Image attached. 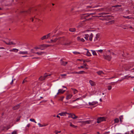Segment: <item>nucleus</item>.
I'll list each match as a JSON object with an SVG mask.
<instances>
[{"label":"nucleus","instance_id":"nucleus-50","mask_svg":"<svg viewBox=\"0 0 134 134\" xmlns=\"http://www.w3.org/2000/svg\"><path fill=\"white\" fill-rule=\"evenodd\" d=\"M115 122L117 123L119 121V119H115Z\"/></svg>","mask_w":134,"mask_h":134},{"label":"nucleus","instance_id":"nucleus-56","mask_svg":"<svg viewBox=\"0 0 134 134\" xmlns=\"http://www.w3.org/2000/svg\"><path fill=\"white\" fill-rule=\"evenodd\" d=\"M57 31V30H54L52 33H56Z\"/></svg>","mask_w":134,"mask_h":134},{"label":"nucleus","instance_id":"nucleus-42","mask_svg":"<svg viewBox=\"0 0 134 134\" xmlns=\"http://www.w3.org/2000/svg\"><path fill=\"white\" fill-rule=\"evenodd\" d=\"M97 52H99L100 53H102L103 52V50L102 49H100L96 51Z\"/></svg>","mask_w":134,"mask_h":134},{"label":"nucleus","instance_id":"nucleus-22","mask_svg":"<svg viewBox=\"0 0 134 134\" xmlns=\"http://www.w3.org/2000/svg\"><path fill=\"white\" fill-rule=\"evenodd\" d=\"M60 64L62 65L65 66L67 63V62L63 61L62 59L60 60Z\"/></svg>","mask_w":134,"mask_h":134},{"label":"nucleus","instance_id":"nucleus-15","mask_svg":"<svg viewBox=\"0 0 134 134\" xmlns=\"http://www.w3.org/2000/svg\"><path fill=\"white\" fill-rule=\"evenodd\" d=\"M121 6V5H115L114 6H112L111 7V9H112L113 7H115L117 8V9H119V10H120V11H121L122 10V9L120 8L119 7H120Z\"/></svg>","mask_w":134,"mask_h":134},{"label":"nucleus","instance_id":"nucleus-21","mask_svg":"<svg viewBox=\"0 0 134 134\" xmlns=\"http://www.w3.org/2000/svg\"><path fill=\"white\" fill-rule=\"evenodd\" d=\"M84 49L85 50H87V52L86 55L87 56H90L91 55L90 53L89 52L88 50V49H86V48H84Z\"/></svg>","mask_w":134,"mask_h":134},{"label":"nucleus","instance_id":"nucleus-13","mask_svg":"<svg viewBox=\"0 0 134 134\" xmlns=\"http://www.w3.org/2000/svg\"><path fill=\"white\" fill-rule=\"evenodd\" d=\"M98 103V102L97 101H93L92 102H89L88 104L92 106L96 105Z\"/></svg>","mask_w":134,"mask_h":134},{"label":"nucleus","instance_id":"nucleus-17","mask_svg":"<svg viewBox=\"0 0 134 134\" xmlns=\"http://www.w3.org/2000/svg\"><path fill=\"white\" fill-rule=\"evenodd\" d=\"M131 77L132 78H134V76H131L129 75H126L123 77V79H128L129 78Z\"/></svg>","mask_w":134,"mask_h":134},{"label":"nucleus","instance_id":"nucleus-20","mask_svg":"<svg viewBox=\"0 0 134 134\" xmlns=\"http://www.w3.org/2000/svg\"><path fill=\"white\" fill-rule=\"evenodd\" d=\"M72 95L71 94H68L66 96V99L67 100H69L72 97Z\"/></svg>","mask_w":134,"mask_h":134},{"label":"nucleus","instance_id":"nucleus-45","mask_svg":"<svg viewBox=\"0 0 134 134\" xmlns=\"http://www.w3.org/2000/svg\"><path fill=\"white\" fill-rule=\"evenodd\" d=\"M9 129L8 127H3V130H8Z\"/></svg>","mask_w":134,"mask_h":134},{"label":"nucleus","instance_id":"nucleus-36","mask_svg":"<svg viewBox=\"0 0 134 134\" xmlns=\"http://www.w3.org/2000/svg\"><path fill=\"white\" fill-rule=\"evenodd\" d=\"M70 126L72 127L76 128L77 126H75L73 124H72V123L71 122L70 123Z\"/></svg>","mask_w":134,"mask_h":134},{"label":"nucleus","instance_id":"nucleus-62","mask_svg":"<svg viewBox=\"0 0 134 134\" xmlns=\"http://www.w3.org/2000/svg\"><path fill=\"white\" fill-rule=\"evenodd\" d=\"M30 126V124H28L27 125V127H29Z\"/></svg>","mask_w":134,"mask_h":134},{"label":"nucleus","instance_id":"nucleus-24","mask_svg":"<svg viewBox=\"0 0 134 134\" xmlns=\"http://www.w3.org/2000/svg\"><path fill=\"white\" fill-rule=\"evenodd\" d=\"M99 37V35L98 34H97L96 35L95 38L94 39V41H97L98 40Z\"/></svg>","mask_w":134,"mask_h":134},{"label":"nucleus","instance_id":"nucleus-55","mask_svg":"<svg viewBox=\"0 0 134 134\" xmlns=\"http://www.w3.org/2000/svg\"><path fill=\"white\" fill-rule=\"evenodd\" d=\"M38 125L40 127H43V126H42V125H41L40 123H39L38 124Z\"/></svg>","mask_w":134,"mask_h":134},{"label":"nucleus","instance_id":"nucleus-18","mask_svg":"<svg viewBox=\"0 0 134 134\" xmlns=\"http://www.w3.org/2000/svg\"><path fill=\"white\" fill-rule=\"evenodd\" d=\"M100 11H103L106 12H108L110 10V8H101L99 9Z\"/></svg>","mask_w":134,"mask_h":134},{"label":"nucleus","instance_id":"nucleus-7","mask_svg":"<svg viewBox=\"0 0 134 134\" xmlns=\"http://www.w3.org/2000/svg\"><path fill=\"white\" fill-rule=\"evenodd\" d=\"M51 74H45L44 76H41L39 78V80L41 81H42L44 80L45 79V78L47 77L48 76H50L51 75Z\"/></svg>","mask_w":134,"mask_h":134},{"label":"nucleus","instance_id":"nucleus-44","mask_svg":"<svg viewBox=\"0 0 134 134\" xmlns=\"http://www.w3.org/2000/svg\"><path fill=\"white\" fill-rule=\"evenodd\" d=\"M97 7V6H96L94 7H93L92 6H86V7L87 8H95V7Z\"/></svg>","mask_w":134,"mask_h":134},{"label":"nucleus","instance_id":"nucleus-5","mask_svg":"<svg viewBox=\"0 0 134 134\" xmlns=\"http://www.w3.org/2000/svg\"><path fill=\"white\" fill-rule=\"evenodd\" d=\"M103 57L104 59L109 61H110L112 58L111 57L110 55L107 54L103 55Z\"/></svg>","mask_w":134,"mask_h":134},{"label":"nucleus","instance_id":"nucleus-28","mask_svg":"<svg viewBox=\"0 0 134 134\" xmlns=\"http://www.w3.org/2000/svg\"><path fill=\"white\" fill-rule=\"evenodd\" d=\"M96 72L99 75H100L102 74H104V73L102 71H99Z\"/></svg>","mask_w":134,"mask_h":134},{"label":"nucleus","instance_id":"nucleus-25","mask_svg":"<svg viewBox=\"0 0 134 134\" xmlns=\"http://www.w3.org/2000/svg\"><path fill=\"white\" fill-rule=\"evenodd\" d=\"M19 54H29L28 53V52L27 51H20L19 52Z\"/></svg>","mask_w":134,"mask_h":134},{"label":"nucleus","instance_id":"nucleus-23","mask_svg":"<svg viewBox=\"0 0 134 134\" xmlns=\"http://www.w3.org/2000/svg\"><path fill=\"white\" fill-rule=\"evenodd\" d=\"M84 38L86 40H88V38L89 37V35L88 34H85L84 35Z\"/></svg>","mask_w":134,"mask_h":134},{"label":"nucleus","instance_id":"nucleus-14","mask_svg":"<svg viewBox=\"0 0 134 134\" xmlns=\"http://www.w3.org/2000/svg\"><path fill=\"white\" fill-rule=\"evenodd\" d=\"M89 82L92 86H94L96 85L95 82L91 80L89 81Z\"/></svg>","mask_w":134,"mask_h":134},{"label":"nucleus","instance_id":"nucleus-61","mask_svg":"<svg viewBox=\"0 0 134 134\" xmlns=\"http://www.w3.org/2000/svg\"><path fill=\"white\" fill-rule=\"evenodd\" d=\"M12 134H16V132L15 131H14L12 133Z\"/></svg>","mask_w":134,"mask_h":134},{"label":"nucleus","instance_id":"nucleus-35","mask_svg":"<svg viewBox=\"0 0 134 134\" xmlns=\"http://www.w3.org/2000/svg\"><path fill=\"white\" fill-rule=\"evenodd\" d=\"M93 34L91 33L89 36V40L90 41H92V39Z\"/></svg>","mask_w":134,"mask_h":134},{"label":"nucleus","instance_id":"nucleus-9","mask_svg":"<svg viewBox=\"0 0 134 134\" xmlns=\"http://www.w3.org/2000/svg\"><path fill=\"white\" fill-rule=\"evenodd\" d=\"M65 91L66 90H63V89H59L58 90V93L57 94V95L55 96V97H56L57 95H59L60 94H63Z\"/></svg>","mask_w":134,"mask_h":134},{"label":"nucleus","instance_id":"nucleus-11","mask_svg":"<svg viewBox=\"0 0 134 134\" xmlns=\"http://www.w3.org/2000/svg\"><path fill=\"white\" fill-rule=\"evenodd\" d=\"M92 121L88 120L85 121H82V124L83 125H85L86 124H89L92 122Z\"/></svg>","mask_w":134,"mask_h":134},{"label":"nucleus","instance_id":"nucleus-10","mask_svg":"<svg viewBox=\"0 0 134 134\" xmlns=\"http://www.w3.org/2000/svg\"><path fill=\"white\" fill-rule=\"evenodd\" d=\"M86 73L83 71H81L79 72H71L70 73L71 74H82L83 73Z\"/></svg>","mask_w":134,"mask_h":134},{"label":"nucleus","instance_id":"nucleus-2","mask_svg":"<svg viewBox=\"0 0 134 134\" xmlns=\"http://www.w3.org/2000/svg\"><path fill=\"white\" fill-rule=\"evenodd\" d=\"M36 9L35 8H30V9H29L27 11H24V10H22L21 11V13H23L24 14H29L31 13L32 12H33V11H35V10H36Z\"/></svg>","mask_w":134,"mask_h":134},{"label":"nucleus","instance_id":"nucleus-49","mask_svg":"<svg viewBox=\"0 0 134 134\" xmlns=\"http://www.w3.org/2000/svg\"><path fill=\"white\" fill-rule=\"evenodd\" d=\"M108 89L109 90H110L112 88V87L111 86H108Z\"/></svg>","mask_w":134,"mask_h":134},{"label":"nucleus","instance_id":"nucleus-52","mask_svg":"<svg viewBox=\"0 0 134 134\" xmlns=\"http://www.w3.org/2000/svg\"><path fill=\"white\" fill-rule=\"evenodd\" d=\"M84 68V66H81L80 67H79L78 68L79 69H80L81 68Z\"/></svg>","mask_w":134,"mask_h":134},{"label":"nucleus","instance_id":"nucleus-40","mask_svg":"<svg viewBox=\"0 0 134 134\" xmlns=\"http://www.w3.org/2000/svg\"><path fill=\"white\" fill-rule=\"evenodd\" d=\"M73 53L74 54H76V55H77V54H80V53L79 52H76V51L73 52Z\"/></svg>","mask_w":134,"mask_h":134},{"label":"nucleus","instance_id":"nucleus-63","mask_svg":"<svg viewBox=\"0 0 134 134\" xmlns=\"http://www.w3.org/2000/svg\"><path fill=\"white\" fill-rule=\"evenodd\" d=\"M62 87H63V88H65L66 89V90L67 89V88H66V87L64 86H62Z\"/></svg>","mask_w":134,"mask_h":134},{"label":"nucleus","instance_id":"nucleus-54","mask_svg":"<svg viewBox=\"0 0 134 134\" xmlns=\"http://www.w3.org/2000/svg\"><path fill=\"white\" fill-rule=\"evenodd\" d=\"M3 7L2 6H0V11H1L2 10H3Z\"/></svg>","mask_w":134,"mask_h":134},{"label":"nucleus","instance_id":"nucleus-37","mask_svg":"<svg viewBox=\"0 0 134 134\" xmlns=\"http://www.w3.org/2000/svg\"><path fill=\"white\" fill-rule=\"evenodd\" d=\"M47 39V36H46V35H44L41 38V40H42Z\"/></svg>","mask_w":134,"mask_h":134},{"label":"nucleus","instance_id":"nucleus-43","mask_svg":"<svg viewBox=\"0 0 134 134\" xmlns=\"http://www.w3.org/2000/svg\"><path fill=\"white\" fill-rule=\"evenodd\" d=\"M71 42H69L68 43H65L64 44H63L64 45H70V44L71 43Z\"/></svg>","mask_w":134,"mask_h":134},{"label":"nucleus","instance_id":"nucleus-58","mask_svg":"<svg viewBox=\"0 0 134 134\" xmlns=\"http://www.w3.org/2000/svg\"><path fill=\"white\" fill-rule=\"evenodd\" d=\"M34 19L33 18H30V19L32 21H33L34 20Z\"/></svg>","mask_w":134,"mask_h":134},{"label":"nucleus","instance_id":"nucleus-39","mask_svg":"<svg viewBox=\"0 0 134 134\" xmlns=\"http://www.w3.org/2000/svg\"><path fill=\"white\" fill-rule=\"evenodd\" d=\"M52 34L53 33L51 32L48 34L47 35H46V36H47V38H48L50 36V35H52Z\"/></svg>","mask_w":134,"mask_h":134},{"label":"nucleus","instance_id":"nucleus-12","mask_svg":"<svg viewBox=\"0 0 134 134\" xmlns=\"http://www.w3.org/2000/svg\"><path fill=\"white\" fill-rule=\"evenodd\" d=\"M51 46L50 45L43 44L40 45V47H41L42 48H43L44 49V48L48 47Z\"/></svg>","mask_w":134,"mask_h":134},{"label":"nucleus","instance_id":"nucleus-29","mask_svg":"<svg viewBox=\"0 0 134 134\" xmlns=\"http://www.w3.org/2000/svg\"><path fill=\"white\" fill-rule=\"evenodd\" d=\"M45 53L44 52H37L35 53L36 54H37L38 55H42V54H44Z\"/></svg>","mask_w":134,"mask_h":134},{"label":"nucleus","instance_id":"nucleus-57","mask_svg":"<svg viewBox=\"0 0 134 134\" xmlns=\"http://www.w3.org/2000/svg\"><path fill=\"white\" fill-rule=\"evenodd\" d=\"M125 79H123V77L122 78H121V79L119 80L118 81H122L123 80Z\"/></svg>","mask_w":134,"mask_h":134},{"label":"nucleus","instance_id":"nucleus-34","mask_svg":"<svg viewBox=\"0 0 134 134\" xmlns=\"http://www.w3.org/2000/svg\"><path fill=\"white\" fill-rule=\"evenodd\" d=\"M131 68V67L129 66L128 65L126 66L125 67V69L126 70H128Z\"/></svg>","mask_w":134,"mask_h":134},{"label":"nucleus","instance_id":"nucleus-27","mask_svg":"<svg viewBox=\"0 0 134 134\" xmlns=\"http://www.w3.org/2000/svg\"><path fill=\"white\" fill-rule=\"evenodd\" d=\"M20 104H19L14 107L13 108V109L14 110H16L18 109L20 106Z\"/></svg>","mask_w":134,"mask_h":134},{"label":"nucleus","instance_id":"nucleus-38","mask_svg":"<svg viewBox=\"0 0 134 134\" xmlns=\"http://www.w3.org/2000/svg\"><path fill=\"white\" fill-rule=\"evenodd\" d=\"M68 113H67L66 112L61 113H59V115H60L61 116H64L65 114H68Z\"/></svg>","mask_w":134,"mask_h":134},{"label":"nucleus","instance_id":"nucleus-1","mask_svg":"<svg viewBox=\"0 0 134 134\" xmlns=\"http://www.w3.org/2000/svg\"><path fill=\"white\" fill-rule=\"evenodd\" d=\"M107 17H102V18H100L99 19L103 21L105 20L108 21V22H106V23L107 24H111L114 23V20H110V18H107Z\"/></svg>","mask_w":134,"mask_h":134},{"label":"nucleus","instance_id":"nucleus-59","mask_svg":"<svg viewBox=\"0 0 134 134\" xmlns=\"http://www.w3.org/2000/svg\"><path fill=\"white\" fill-rule=\"evenodd\" d=\"M103 14H108V13H102Z\"/></svg>","mask_w":134,"mask_h":134},{"label":"nucleus","instance_id":"nucleus-3","mask_svg":"<svg viewBox=\"0 0 134 134\" xmlns=\"http://www.w3.org/2000/svg\"><path fill=\"white\" fill-rule=\"evenodd\" d=\"M63 38H57L54 39V40L51 39L50 41L51 42H55L57 40H58V43H60L63 41Z\"/></svg>","mask_w":134,"mask_h":134},{"label":"nucleus","instance_id":"nucleus-53","mask_svg":"<svg viewBox=\"0 0 134 134\" xmlns=\"http://www.w3.org/2000/svg\"><path fill=\"white\" fill-rule=\"evenodd\" d=\"M130 71L131 72H134V68L131 69Z\"/></svg>","mask_w":134,"mask_h":134},{"label":"nucleus","instance_id":"nucleus-16","mask_svg":"<svg viewBox=\"0 0 134 134\" xmlns=\"http://www.w3.org/2000/svg\"><path fill=\"white\" fill-rule=\"evenodd\" d=\"M77 41L79 42H84L85 41V40L82 38H81L80 37H77Z\"/></svg>","mask_w":134,"mask_h":134},{"label":"nucleus","instance_id":"nucleus-30","mask_svg":"<svg viewBox=\"0 0 134 134\" xmlns=\"http://www.w3.org/2000/svg\"><path fill=\"white\" fill-rule=\"evenodd\" d=\"M66 74H61L60 75L62 77V79H65L66 78Z\"/></svg>","mask_w":134,"mask_h":134},{"label":"nucleus","instance_id":"nucleus-33","mask_svg":"<svg viewBox=\"0 0 134 134\" xmlns=\"http://www.w3.org/2000/svg\"><path fill=\"white\" fill-rule=\"evenodd\" d=\"M91 51L93 55H97V54L95 51L93 50H91Z\"/></svg>","mask_w":134,"mask_h":134},{"label":"nucleus","instance_id":"nucleus-46","mask_svg":"<svg viewBox=\"0 0 134 134\" xmlns=\"http://www.w3.org/2000/svg\"><path fill=\"white\" fill-rule=\"evenodd\" d=\"M30 121H31L34 122L35 123H37L34 119H30Z\"/></svg>","mask_w":134,"mask_h":134},{"label":"nucleus","instance_id":"nucleus-47","mask_svg":"<svg viewBox=\"0 0 134 134\" xmlns=\"http://www.w3.org/2000/svg\"><path fill=\"white\" fill-rule=\"evenodd\" d=\"M34 49H40L42 50H43L44 49L43 48H42L41 47H35L34 48Z\"/></svg>","mask_w":134,"mask_h":134},{"label":"nucleus","instance_id":"nucleus-41","mask_svg":"<svg viewBox=\"0 0 134 134\" xmlns=\"http://www.w3.org/2000/svg\"><path fill=\"white\" fill-rule=\"evenodd\" d=\"M64 98V97L63 96H61L60 97V98L59 99V100L62 101Z\"/></svg>","mask_w":134,"mask_h":134},{"label":"nucleus","instance_id":"nucleus-6","mask_svg":"<svg viewBox=\"0 0 134 134\" xmlns=\"http://www.w3.org/2000/svg\"><path fill=\"white\" fill-rule=\"evenodd\" d=\"M106 118L104 117H99L97 119V122L98 123H99L101 122L105 121Z\"/></svg>","mask_w":134,"mask_h":134},{"label":"nucleus","instance_id":"nucleus-51","mask_svg":"<svg viewBox=\"0 0 134 134\" xmlns=\"http://www.w3.org/2000/svg\"><path fill=\"white\" fill-rule=\"evenodd\" d=\"M85 19L86 20L89 21L90 20H91L92 19L91 18H88V19H87L86 18H87V17H85Z\"/></svg>","mask_w":134,"mask_h":134},{"label":"nucleus","instance_id":"nucleus-8","mask_svg":"<svg viewBox=\"0 0 134 134\" xmlns=\"http://www.w3.org/2000/svg\"><path fill=\"white\" fill-rule=\"evenodd\" d=\"M68 114L69 115L68 118H71L73 119H75L78 118V117L75 115L74 114H71L68 113Z\"/></svg>","mask_w":134,"mask_h":134},{"label":"nucleus","instance_id":"nucleus-26","mask_svg":"<svg viewBox=\"0 0 134 134\" xmlns=\"http://www.w3.org/2000/svg\"><path fill=\"white\" fill-rule=\"evenodd\" d=\"M71 89L72 90V91H73L74 94H76L77 93L78 91L76 90V89H74V88H71Z\"/></svg>","mask_w":134,"mask_h":134},{"label":"nucleus","instance_id":"nucleus-32","mask_svg":"<svg viewBox=\"0 0 134 134\" xmlns=\"http://www.w3.org/2000/svg\"><path fill=\"white\" fill-rule=\"evenodd\" d=\"M69 30L71 32H74L76 31V29L75 28H71L69 29Z\"/></svg>","mask_w":134,"mask_h":134},{"label":"nucleus","instance_id":"nucleus-48","mask_svg":"<svg viewBox=\"0 0 134 134\" xmlns=\"http://www.w3.org/2000/svg\"><path fill=\"white\" fill-rule=\"evenodd\" d=\"M54 132L55 133V134H57L58 133H60L61 132V131H55Z\"/></svg>","mask_w":134,"mask_h":134},{"label":"nucleus","instance_id":"nucleus-60","mask_svg":"<svg viewBox=\"0 0 134 134\" xmlns=\"http://www.w3.org/2000/svg\"><path fill=\"white\" fill-rule=\"evenodd\" d=\"M110 133L109 131L105 132L104 134H109V133Z\"/></svg>","mask_w":134,"mask_h":134},{"label":"nucleus","instance_id":"nucleus-31","mask_svg":"<svg viewBox=\"0 0 134 134\" xmlns=\"http://www.w3.org/2000/svg\"><path fill=\"white\" fill-rule=\"evenodd\" d=\"M10 51L14 52H17L18 51V49H16L14 48L10 50Z\"/></svg>","mask_w":134,"mask_h":134},{"label":"nucleus","instance_id":"nucleus-4","mask_svg":"<svg viewBox=\"0 0 134 134\" xmlns=\"http://www.w3.org/2000/svg\"><path fill=\"white\" fill-rule=\"evenodd\" d=\"M94 14L93 13H91L90 14H85V15L83 17H88V16H90L91 17H110L109 15H106V16H93L92 15ZM110 17H113L112 16H111Z\"/></svg>","mask_w":134,"mask_h":134},{"label":"nucleus","instance_id":"nucleus-19","mask_svg":"<svg viewBox=\"0 0 134 134\" xmlns=\"http://www.w3.org/2000/svg\"><path fill=\"white\" fill-rule=\"evenodd\" d=\"M3 42L9 45H15L16 44L15 43H14L13 42H9L8 43H7L5 41H3Z\"/></svg>","mask_w":134,"mask_h":134},{"label":"nucleus","instance_id":"nucleus-64","mask_svg":"<svg viewBox=\"0 0 134 134\" xmlns=\"http://www.w3.org/2000/svg\"><path fill=\"white\" fill-rule=\"evenodd\" d=\"M125 134H130L129 132H127L125 133Z\"/></svg>","mask_w":134,"mask_h":134}]
</instances>
